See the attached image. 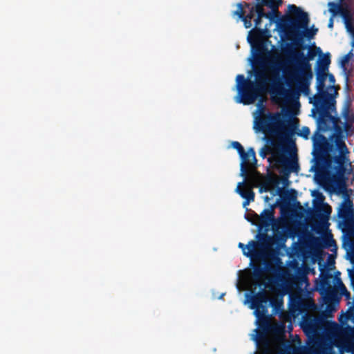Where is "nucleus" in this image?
Instances as JSON below:
<instances>
[{
    "instance_id": "obj_1",
    "label": "nucleus",
    "mask_w": 354,
    "mask_h": 354,
    "mask_svg": "<svg viewBox=\"0 0 354 354\" xmlns=\"http://www.w3.org/2000/svg\"><path fill=\"white\" fill-rule=\"evenodd\" d=\"M317 53H322L319 47L309 48L306 55L301 51H292L291 53L288 63L292 66L288 70H284L283 73L286 84L290 88H296L295 90H290L293 97H298L300 92L308 94L313 77L310 61L315 58Z\"/></svg>"
},
{
    "instance_id": "obj_2",
    "label": "nucleus",
    "mask_w": 354,
    "mask_h": 354,
    "mask_svg": "<svg viewBox=\"0 0 354 354\" xmlns=\"http://www.w3.org/2000/svg\"><path fill=\"white\" fill-rule=\"evenodd\" d=\"M271 306L277 313L283 306V301L278 298L270 299L265 290H260L251 297L250 308L254 309V314L259 322V329H256L257 336L254 337L256 343L264 342L271 344L267 335L271 329L269 322L268 307Z\"/></svg>"
},
{
    "instance_id": "obj_3",
    "label": "nucleus",
    "mask_w": 354,
    "mask_h": 354,
    "mask_svg": "<svg viewBox=\"0 0 354 354\" xmlns=\"http://www.w3.org/2000/svg\"><path fill=\"white\" fill-rule=\"evenodd\" d=\"M298 126L297 119H286V115L276 112L259 118L254 129L266 135L288 140L295 133Z\"/></svg>"
},
{
    "instance_id": "obj_4",
    "label": "nucleus",
    "mask_w": 354,
    "mask_h": 354,
    "mask_svg": "<svg viewBox=\"0 0 354 354\" xmlns=\"http://www.w3.org/2000/svg\"><path fill=\"white\" fill-rule=\"evenodd\" d=\"M256 82L247 80L243 75L236 76L238 95L236 102L244 105L254 103L264 91L268 83V77L263 71L255 72Z\"/></svg>"
},
{
    "instance_id": "obj_5",
    "label": "nucleus",
    "mask_w": 354,
    "mask_h": 354,
    "mask_svg": "<svg viewBox=\"0 0 354 354\" xmlns=\"http://www.w3.org/2000/svg\"><path fill=\"white\" fill-rule=\"evenodd\" d=\"M333 133L330 136L332 142L335 144V150L338 155L334 156V161L337 164L335 167V177L337 179H342L346 173L345 162L348 160V149L345 143V136L344 134V125L341 119L337 116L335 122L332 126Z\"/></svg>"
},
{
    "instance_id": "obj_6",
    "label": "nucleus",
    "mask_w": 354,
    "mask_h": 354,
    "mask_svg": "<svg viewBox=\"0 0 354 354\" xmlns=\"http://www.w3.org/2000/svg\"><path fill=\"white\" fill-rule=\"evenodd\" d=\"M313 104L311 115L317 120V129L315 131L312 140L313 142L317 140L319 136L325 137L322 133H325L332 129V126L335 122V118L337 116H333L330 112L335 110V100L311 102Z\"/></svg>"
},
{
    "instance_id": "obj_7",
    "label": "nucleus",
    "mask_w": 354,
    "mask_h": 354,
    "mask_svg": "<svg viewBox=\"0 0 354 354\" xmlns=\"http://www.w3.org/2000/svg\"><path fill=\"white\" fill-rule=\"evenodd\" d=\"M317 140L313 142V155L315 161V169L317 173H321L326 169L333 170V178L337 182H344V177L342 179H337L335 177V167L337 164L334 161V156L332 157L328 153L330 150V144L326 137L318 136Z\"/></svg>"
},
{
    "instance_id": "obj_8",
    "label": "nucleus",
    "mask_w": 354,
    "mask_h": 354,
    "mask_svg": "<svg viewBox=\"0 0 354 354\" xmlns=\"http://www.w3.org/2000/svg\"><path fill=\"white\" fill-rule=\"evenodd\" d=\"M333 275L330 270L326 268L320 269L319 280L316 281L315 286L319 292L326 304H336L339 301L337 289L332 286Z\"/></svg>"
},
{
    "instance_id": "obj_9",
    "label": "nucleus",
    "mask_w": 354,
    "mask_h": 354,
    "mask_svg": "<svg viewBox=\"0 0 354 354\" xmlns=\"http://www.w3.org/2000/svg\"><path fill=\"white\" fill-rule=\"evenodd\" d=\"M338 217L342 219L339 223L343 226L342 230L347 235L354 234V207L350 196L345 192L337 212Z\"/></svg>"
},
{
    "instance_id": "obj_10",
    "label": "nucleus",
    "mask_w": 354,
    "mask_h": 354,
    "mask_svg": "<svg viewBox=\"0 0 354 354\" xmlns=\"http://www.w3.org/2000/svg\"><path fill=\"white\" fill-rule=\"evenodd\" d=\"M288 10L296 16L297 19L286 17L283 20L285 26H288L295 33L299 32L300 29H307L309 24V17L307 12H304L299 7L294 4L288 6Z\"/></svg>"
},
{
    "instance_id": "obj_11",
    "label": "nucleus",
    "mask_w": 354,
    "mask_h": 354,
    "mask_svg": "<svg viewBox=\"0 0 354 354\" xmlns=\"http://www.w3.org/2000/svg\"><path fill=\"white\" fill-rule=\"evenodd\" d=\"M331 210V207L327 204H322L315 207L314 212L310 214L313 221L312 229L318 231L319 229L326 228Z\"/></svg>"
},
{
    "instance_id": "obj_12",
    "label": "nucleus",
    "mask_w": 354,
    "mask_h": 354,
    "mask_svg": "<svg viewBox=\"0 0 354 354\" xmlns=\"http://www.w3.org/2000/svg\"><path fill=\"white\" fill-rule=\"evenodd\" d=\"M327 78V73L322 71H316V89L317 93L310 98V102H317L324 101H334V96L330 94L326 89L325 82Z\"/></svg>"
},
{
    "instance_id": "obj_13",
    "label": "nucleus",
    "mask_w": 354,
    "mask_h": 354,
    "mask_svg": "<svg viewBox=\"0 0 354 354\" xmlns=\"http://www.w3.org/2000/svg\"><path fill=\"white\" fill-rule=\"evenodd\" d=\"M256 238L257 241H250V245L254 248L257 251L263 252V257L259 260H263L267 257V254H273L270 252L275 243V239L265 232H259Z\"/></svg>"
},
{
    "instance_id": "obj_14",
    "label": "nucleus",
    "mask_w": 354,
    "mask_h": 354,
    "mask_svg": "<svg viewBox=\"0 0 354 354\" xmlns=\"http://www.w3.org/2000/svg\"><path fill=\"white\" fill-rule=\"evenodd\" d=\"M256 238L257 241H250V245L254 248L257 251L263 252V257L259 260H263L267 257V254H273L270 252L275 243V239L265 232H259Z\"/></svg>"
},
{
    "instance_id": "obj_15",
    "label": "nucleus",
    "mask_w": 354,
    "mask_h": 354,
    "mask_svg": "<svg viewBox=\"0 0 354 354\" xmlns=\"http://www.w3.org/2000/svg\"><path fill=\"white\" fill-rule=\"evenodd\" d=\"M273 156L275 158L277 163L283 167L282 173L284 176L283 182L284 183H288L289 174L299 171V166L297 158L289 159L283 151L273 153Z\"/></svg>"
},
{
    "instance_id": "obj_16",
    "label": "nucleus",
    "mask_w": 354,
    "mask_h": 354,
    "mask_svg": "<svg viewBox=\"0 0 354 354\" xmlns=\"http://www.w3.org/2000/svg\"><path fill=\"white\" fill-rule=\"evenodd\" d=\"M250 266L253 269V279L257 282H259L264 279L266 272H272L275 270L273 263L267 261L266 258L263 260L251 261Z\"/></svg>"
},
{
    "instance_id": "obj_17",
    "label": "nucleus",
    "mask_w": 354,
    "mask_h": 354,
    "mask_svg": "<svg viewBox=\"0 0 354 354\" xmlns=\"http://www.w3.org/2000/svg\"><path fill=\"white\" fill-rule=\"evenodd\" d=\"M241 158V176L244 178L249 177V169L257 168V160L256 153L252 147H250L248 151H243V154L239 155Z\"/></svg>"
},
{
    "instance_id": "obj_18",
    "label": "nucleus",
    "mask_w": 354,
    "mask_h": 354,
    "mask_svg": "<svg viewBox=\"0 0 354 354\" xmlns=\"http://www.w3.org/2000/svg\"><path fill=\"white\" fill-rule=\"evenodd\" d=\"M261 19L262 18L257 17L254 20L255 28L254 29V32L251 36L248 37V42L252 45V48L257 54H260L263 49V45L259 44V41L263 33V30L259 28L261 25Z\"/></svg>"
},
{
    "instance_id": "obj_19",
    "label": "nucleus",
    "mask_w": 354,
    "mask_h": 354,
    "mask_svg": "<svg viewBox=\"0 0 354 354\" xmlns=\"http://www.w3.org/2000/svg\"><path fill=\"white\" fill-rule=\"evenodd\" d=\"M274 207L275 205H272L269 209H263L260 216L254 212L253 213L255 218L257 219L259 222V230H261L263 227H269L275 222L274 211Z\"/></svg>"
},
{
    "instance_id": "obj_20",
    "label": "nucleus",
    "mask_w": 354,
    "mask_h": 354,
    "mask_svg": "<svg viewBox=\"0 0 354 354\" xmlns=\"http://www.w3.org/2000/svg\"><path fill=\"white\" fill-rule=\"evenodd\" d=\"M248 178L241 183H239L236 192L243 198H248L249 200H254V193L252 190V187L248 185Z\"/></svg>"
},
{
    "instance_id": "obj_21",
    "label": "nucleus",
    "mask_w": 354,
    "mask_h": 354,
    "mask_svg": "<svg viewBox=\"0 0 354 354\" xmlns=\"http://www.w3.org/2000/svg\"><path fill=\"white\" fill-rule=\"evenodd\" d=\"M328 11L331 14V17H335L337 15H341L345 19L351 21V16L348 10L342 7L340 3L335 2H329L328 3Z\"/></svg>"
},
{
    "instance_id": "obj_22",
    "label": "nucleus",
    "mask_w": 354,
    "mask_h": 354,
    "mask_svg": "<svg viewBox=\"0 0 354 354\" xmlns=\"http://www.w3.org/2000/svg\"><path fill=\"white\" fill-rule=\"evenodd\" d=\"M238 247L242 250L243 254L249 257L251 261L259 260L263 257V252L254 250V248L250 245V242L247 245L243 243H239Z\"/></svg>"
},
{
    "instance_id": "obj_23",
    "label": "nucleus",
    "mask_w": 354,
    "mask_h": 354,
    "mask_svg": "<svg viewBox=\"0 0 354 354\" xmlns=\"http://www.w3.org/2000/svg\"><path fill=\"white\" fill-rule=\"evenodd\" d=\"M292 301L297 309L301 311L308 310L310 306L314 305L313 301H308L300 295L294 296Z\"/></svg>"
},
{
    "instance_id": "obj_24",
    "label": "nucleus",
    "mask_w": 354,
    "mask_h": 354,
    "mask_svg": "<svg viewBox=\"0 0 354 354\" xmlns=\"http://www.w3.org/2000/svg\"><path fill=\"white\" fill-rule=\"evenodd\" d=\"M354 236V234L353 235ZM343 246L346 250V255L351 263H354V238H347L344 241Z\"/></svg>"
},
{
    "instance_id": "obj_25",
    "label": "nucleus",
    "mask_w": 354,
    "mask_h": 354,
    "mask_svg": "<svg viewBox=\"0 0 354 354\" xmlns=\"http://www.w3.org/2000/svg\"><path fill=\"white\" fill-rule=\"evenodd\" d=\"M330 64V54H326L323 57L318 59L317 62L316 71L326 72Z\"/></svg>"
},
{
    "instance_id": "obj_26",
    "label": "nucleus",
    "mask_w": 354,
    "mask_h": 354,
    "mask_svg": "<svg viewBox=\"0 0 354 354\" xmlns=\"http://www.w3.org/2000/svg\"><path fill=\"white\" fill-rule=\"evenodd\" d=\"M259 348V354H272L271 350V344H268L266 342L257 343Z\"/></svg>"
},
{
    "instance_id": "obj_27",
    "label": "nucleus",
    "mask_w": 354,
    "mask_h": 354,
    "mask_svg": "<svg viewBox=\"0 0 354 354\" xmlns=\"http://www.w3.org/2000/svg\"><path fill=\"white\" fill-rule=\"evenodd\" d=\"M256 14L257 15V17L259 18H270L271 17V13H266L263 8L261 5L257 4L255 6V10Z\"/></svg>"
},
{
    "instance_id": "obj_28",
    "label": "nucleus",
    "mask_w": 354,
    "mask_h": 354,
    "mask_svg": "<svg viewBox=\"0 0 354 354\" xmlns=\"http://www.w3.org/2000/svg\"><path fill=\"white\" fill-rule=\"evenodd\" d=\"M332 282L337 290L341 288L342 285H344L340 278V272L339 271H337L334 276L333 275Z\"/></svg>"
},
{
    "instance_id": "obj_29",
    "label": "nucleus",
    "mask_w": 354,
    "mask_h": 354,
    "mask_svg": "<svg viewBox=\"0 0 354 354\" xmlns=\"http://www.w3.org/2000/svg\"><path fill=\"white\" fill-rule=\"evenodd\" d=\"M272 93H276L278 95H283L284 94V90L281 86V84L277 82H273L272 86Z\"/></svg>"
},
{
    "instance_id": "obj_30",
    "label": "nucleus",
    "mask_w": 354,
    "mask_h": 354,
    "mask_svg": "<svg viewBox=\"0 0 354 354\" xmlns=\"http://www.w3.org/2000/svg\"><path fill=\"white\" fill-rule=\"evenodd\" d=\"M338 295L339 296V299L342 296H344L347 300L351 299V294L344 285H342L341 288L338 289Z\"/></svg>"
},
{
    "instance_id": "obj_31",
    "label": "nucleus",
    "mask_w": 354,
    "mask_h": 354,
    "mask_svg": "<svg viewBox=\"0 0 354 354\" xmlns=\"http://www.w3.org/2000/svg\"><path fill=\"white\" fill-rule=\"evenodd\" d=\"M344 131L346 133V136H351L353 133L354 129L352 124L347 121L344 124Z\"/></svg>"
},
{
    "instance_id": "obj_32",
    "label": "nucleus",
    "mask_w": 354,
    "mask_h": 354,
    "mask_svg": "<svg viewBox=\"0 0 354 354\" xmlns=\"http://www.w3.org/2000/svg\"><path fill=\"white\" fill-rule=\"evenodd\" d=\"M272 153V149L269 146H264L259 151V155L261 158H265L267 154Z\"/></svg>"
},
{
    "instance_id": "obj_33",
    "label": "nucleus",
    "mask_w": 354,
    "mask_h": 354,
    "mask_svg": "<svg viewBox=\"0 0 354 354\" xmlns=\"http://www.w3.org/2000/svg\"><path fill=\"white\" fill-rule=\"evenodd\" d=\"M310 133V129L308 127H303L301 131L298 133V136L305 138L308 139L309 137V135Z\"/></svg>"
},
{
    "instance_id": "obj_34",
    "label": "nucleus",
    "mask_w": 354,
    "mask_h": 354,
    "mask_svg": "<svg viewBox=\"0 0 354 354\" xmlns=\"http://www.w3.org/2000/svg\"><path fill=\"white\" fill-rule=\"evenodd\" d=\"M232 146L234 149H236V151L239 155L243 154V151H245V149H244L243 147L241 145V143H239L237 141H234L232 143Z\"/></svg>"
},
{
    "instance_id": "obj_35",
    "label": "nucleus",
    "mask_w": 354,
    "mask_h": 354,
    "mask_svg": "<svg viewBox=\"0 0 354 354\" xmlns=\"http://www.w3.org/2000/svg\"><path fill=\"white\" fill-rule=\"evenodd\" d=\"M297 191L291 189L290 191L286 192V196L289 201H295L297 198Z\"/></svg>"
},
{
    "instance_id": "obj_36",
    "label": "nucleus",
    "mask_w": 354,
    "mask_h": 354,
    "mask_svg": "<svg viewBox=\"0 0 354 354\" xmlns=\"http://www.w3.org/2000/svg\"><path fill=\"white\" fill-rule=\"evenodd\" d=\"M346 28L348 32H350L353 35V41H352V46H354V28L352 26V24L348 20L346 21Z\"/></svg>"
},
{
    "instance_id": "obj_37",
    "label": "nucleus",
    "mask_w": 354,
    "mask_h": 354,
    "mask_svg": "<svg viewBox=\"0 0 354 354\" xmlns=\"http://www.w3.org/2000/svg\"><path fill=\"white\" fill-rule=\"evenodd\" d=\"M311 349L310 347L306 346H299L297 349L298 354H310Z\"/></svg>"
},
{
    "instance_id": "obj_38",
    "label": "nucleus",
    "mask_w": 354,
    "mask_h": 354,
    "mask_svg": "<svg viewBox=\"0 0 354 354\" xmlns=\"http://www.w3.org/2000/svg\"><path fill=\"white\" fill-rule=\"evenodd\" d=\"M352 55H353V54H352V53H351V52H349L348 54L345 55L342 57V60H341V66H342V68H345V66H346V65L348 64V61H349V59H350V58H351V56Z\"/></svg>"
},
{
    "instance_id": "obj_39",
    "label": "nucleus",
    "mask_w": 354,
    "mask_h": 354,
    "mask_svg": "<svg viewBox=\"0 0 354 354\" xmlns=\"http://www.w3.org/2000/svg\"><path fill=\"white\" fill-rule=\"evenodd\" d=\"M235 15H237L240 19H241L243 17H245V12H244L243 10V7H242V4L241 3H239L238 4V9L235 12Z\"/></svg>"
},
{
    "instance_id": "obj_40",
    "label": "nucleus",
    "mask_w": 354,
    "mask_h": 354,
    "mask_svg": "<svg viewBox=\"0 0 354 354\" xmlns=\"http://www.w3.org/2000/svg\"><path fill=\"white\" fill-rule=\"evenodd\" d=\"M255 7H252L250 10V12L248 15H245V17L249 19H251L254 17L256 14Z\"/></svg>"
},
{
    "instance_id": "obj_41",
    "label": "nucleus",
    "mask_w": 354,
    "mask_h": 354,
    "mask_svg": "<svg viewBox=\"0 0 354 354\" xmlns=\"http://www.w3.org/2000/svg\"><path fill=\"white\" fill-rule=\"evenodd\" d=\"M242 21L244 23V26L246 28H249L252 26V20L246 18L245 17H243L241 18Z\"/></svg>"
},
{
    "instance_id": "obj_42",
    "label": "nucleus",
    "mask_w": 354,
    "mask_h": 354,
    "mask_svg": "<svg viewBox=\"0 0 354 354\" xmlns=\"http://www.w3.org/2000/svg\"><path fill=\"white\" fill-rule=\"evenodd\" d=\"M317 28H312L307 32L306 37L309 39L312 38L317 33Z\"/></svg>"
},
{
    "instance_id": "obj_43",
    "label": "nucleus",
    "mask_w": 354,
    "mask_h": 354,
    "mask_svg": "<svg viewBox=\"0 0 354 354\" xmlns=\"http://www.w3.org/2000/svg\"><path fill=\"white\" fill-rule=\"evenodd\" d=\"M327 77L328 78L330 84L333 86L334 84L335 83V78L334 75L331 73H327Z\"/></svg>"
},
{
    "instance_id": "obj_44",
    "label": "nucleus",
    "mask_w": 354,
    "mask_h": 354,
    "mask_svg": "<svg viewBox=\"0 0 354 354\" xmlns=\"http://www.w3.org/2000/svg\"><path fill=\"white\" fill-rule=\"evenodd\" d=\"M335 17H330V19H329V21H328V28H332L333 27V18Z\"/></svg>"
},
{
    "instance_id": "obj_45",
    "label": "nucleus",
    "mask_w": 354,
    "mask_h": 354,
    "mask_svg": "<svg viewBox=\"0 0 354 354\" xmlns=\"http://www.w3.org/2000/svg\"><path fill=\"white\" fill-rule=\"evenodd\" d=\"M330 242L335 243V241L332 238L326 239V243L327 246H331Z\"/></svg>"
},
{
    "instance_id": "obj_46",
    "label": "nucleus",
    "mask_w": 354,
    "mask_h": 354,
    "mask_svg": "<svg viewBox=\"0 0 354 354\" xmlns=\"http://www.w3.org/2000/svg\"><path fill=\"white\" fill-rule=\"evenodd\" d=\"M245 201H243V206L245 207H246L247 205H249V203L251 202V201H253L254 200H249L248 198H244Z\"/></svg>"
},
{
    "instance_id": "obj_47",
    "label": "nucleus",
    "mask_w": 354,
    "mask_h": 354,
    "mask_svg": "<svg viewBox=\"0 0 354 354\" xmlns=\"http://www.w3.org/2000/svg\"><path fill=\"white\" fill-rule=\"evenodd\" d=\"M267 142H270L273 146H274V145H275L274 140H273L272 138L267 139Z\"/></svg>"
},
{
    "instance_id": "obj_48",
    "label": "nucleus",
    "mask_w": 354,
    "mask_h": 354,
    "mask_svg": "<svg viewBox=\"0 0 354 354\" xmlns=\"http://www.w3.org/2000/svg\"><path fill=\"white\" fill-rule=\"evenodd\" d=\"M245 218H246L248 221L252 222V223H254V221H252V220L249 217V215H247V214H246V215L245 216Z\"/></svg>"
},
{
    "instance_id": "obj_49",
    "label": "nucleus",
    "mask_w": 354,
    "mask_h": 354,
    "mask_svg": "<svg viewBox=\"0 0 354 354\" xmlns=\"http://www.w3.org/2000/svg\"><path fill=\"white\" fill-rule=\"evenodd\" d=\"M272 8L273 11H275V12H278V10H277V8L276 6L272 7Z\"/></svg>"
},
{
    "instance_id": "obj_50",
    "label": "nucleus",
    "mask_w": 354,
    "mask_h": 354,
    "mask_svg": "<svg viewBox=\"0 0 354 354\" xmlns=\"http://www.w3.org/2000/svg\"><path fill=\"white\" fill-rule=\"evenodd\" d=\"M264 190L265 192H268L270 189L268 187H265Z\"/></svg>"
},
{
    "instance_id": "obj_51",
    "label": "nucleus",
    "mask_w": 354,
    "mask_h": 354,
    "mask_svg": "<svg viewBox=\"0 0 354 354\" xmlns=\"http://www.w3.org/2000/svg\"><path fill=\"white\" fill-rule=\"evenodd\" d=\"M281 191V188H279L278 189V192H280Z\"/></svg>"
},
{
    "instance_id": "obj_52",
    "label": "nucleus",
    "mask_w": 354,
    "mask_h": 354,
    "mask_svg": "<svg viewBox=\"0 0 354 354\" xmlns=\"http://www.w3.org/2000/svg\"><path fill=\"white\" fill-rule=\"evenodd\" d=\"M270 159H271L270 158H268V161H269V162H271V160H270Z\"/></svg>"
}]
</instances>
